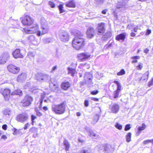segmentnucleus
Returning a JSON list of instances; mask_svg holds the SVG:
<instances>
[{
	"instance_id": "nucleus-1",
	"label": "nucleus",
	"mask_w": 153,
	"mask_h": 153,
	"mask_svg": "<svg viewBox=\"0 0 153 153\" xmlns=\"http://www.w3.org/2000/svg\"><path fill=\"white\" fill-rule=\"evenodd\" d=\"M85 39L82 35L76 36L72 41V46L75 50H79L82 48L86 45Z\"/></svg>"
},
{
	"instance_id": "nucleus-2",
	"label": "nucleus",
	"mask_w": 153,
	"mask_h": 153,
	"mask_svg": "<svg viewBox=\"0 0 153 153\" xmlns=\"http://www.w3.org/2000/svg\"><path fill=\"white\" fill-rule=\"evenodd\" d=\"M66 106V102L64 101L60 103L53 105L52 106V110L57 114H62L65 112Z\"/></svg>"
},
{
	"instance_id": "nucleus-3",
	"label": "nucleus",
	"mask_w": 153,
	"mask_h": 153,
	"mask_svg": "<svg viewBox=\"0 0 153 153\" xmlns=\"http://www.w3.org/2000/svg\"><path fill=\"white\" fill-rule=\"evenodd\" d=\"M21 22L22 24L26 26H30L34 23L33 19L30 15L25 14L20 18Z\"/></svg>"
},
{
	"instance_id": "nucleus-4",
	"label": "nucleus",
	"mask_w": 153,
	"mask_h": 153,
	"mask_svg": "<svg viewBox=\"0 0 153 153\" xmlns=\"http://www.w3.org/2000/svg\"><path fill=\"white\" fill-rule=\"evenodd\" d=\"M33 100V97L27 95L24 97L20 102V104L23 107H27L30 105Z\"/></svg>"
},
{
	"instance_id": "nucleus-5",
	"label": "nucleus",
	"mask_w": 153,
	"mask_h": 153,
	"mask_svg": "<svg viewBox=\"0 0 153 153\" xmlns=\"http://www.w3.org/2000/svg\"><path fill=\"white\" fill-rule=\"evenodd\" d=\"M7 68V70L10 73L14 74L19 73L20 70V68L19 67L12 64L8 65Z\"/></svg>"
},
{
	"instance_id": "nucleus-6",
	"label": "nucleus",
	"mask_w": 153,
	"mask_h": 153,
	"mask_svg": "<svg viewBox=\"0 0 153 153\" xmlns=\"http://www.w3.org/2000/svg\"><path fill=\"white\" fill-rule=\"evenodd\" d=\"M59 36L60 40L64 42H68L70 39L69 33L65 30H62L60 32Z\"/></svg>"
},
{
	"instance_id": "nucleus-7",
	"label": "nucleus",
	"mask_w": 153,
	"mask_h": 153,
	"mask_svg": "<svg viewBox=\"0 0 153 153\" xmlns=\"http://www.w3.org/2000/svg\"><path fill=\"white\" fill-rule=\"evenodd\" d=\"M29 118V115L26 112H23L17 115L16 120L18 122L24 123Z\"/></svg>"
},
{
	"instance_id": "nucleus-8",
	"label": "nucleus",
	"mask_w": 153,
	"mask_h": 153,
	"mask_svg": "<svg viewBox=\"0 0 153 153\" xmlns=\"http://www.w3.org/2000/svg\"><path fill=\"white\" fill-rule=\"evenodd\" d=\"M10 55L8 52H4L0 55V64L4 65L8 60Z\"/></svg>"
},
{
	"instance_id": "nucleus-9",
	"label": "nucleus",
	"mask_w": 153,
	"mask_h": 153,
	"mask_svg": "<svg viewBox=\"0 0 153 153\" xmlns=\"http://www.w3.org/2000/svg\"><path fill=\"white\" fill-rule=\"evenodd\" d=\"M1 93L6 100H9L10 97V96L12 95L11 90L8 88L2 89Z\"/></svg>"
},
{
	"instance_id": "nucleus-10",
	"label": "nucleus",
	"mask_w": 153,
	"mask_h": 153,
	"mask_svg": "<svg viewBox=\"0 0 153 153\" xmlns=\"http://www.w3.org/2000/svg\"><path fill=\"white\" fill-rule=\"evenodd\" d=\"M105 24L104 22H102L99 23L96 29L99 35L103 34L105 31Z\"/></svg>"
},
{
	"instance_id": "nucleus-11",
	"label": "nucleus",
	"mask_w": 153,
	"mask_h": 153,
	"mask_svg": "<svg viewBox=\"0 0 153 153\" xmlns=\"http://www.w3.org/2000/svg\"><path fill=\"white\" fill-rule=\"evenodd\" d=\"M114 82L117 85V89L114 91L113 94V97L115 99L118 97L119 93L122 89V87L121 84L118 81L114 80Z\"/></svg>"
},
{
	"instance_id": "nucleus-12",
	"label": "nucleus",
	"mask_w": 153,
	"mask_h": 153,
	"mask_svg": "<svg viewBox=\"0 0 153 153\" xmlns=\"http://www.w3.org/2000/svg\"><path fill=\"white\" fill-rule=\"evenodd\" d=\"M12 55L15 59H22L24 57L23 54L19 48H16L12 52Z\"/></svg>"
},
{
	"instance_id": "nucleus-13",
	"label": "nucleus",
	"mask_w": 153,
	"mask_h": 153,
	"mask_svg": "<svg viewBox=\"0 0 153 153\" xmlns=\"http://www.w3.org/2000/svg\"><path fill=\"white\" fill-rule=\"evenodd\" d=\"M91 56V54L88 53H82L79 54L77 57L80 61L82 62L85 60L89 58Z\"/></svg>"
},
{
	"instance_id": "nucleus-14",
	"label": "nucleus",
	"mask_w": 153,
	"mask_h": 153,
	"mask_svg": "<svg viewBox=\"0 0 153 153\" xmlns=\"http://www.w3.org/2000/svg\"><path fill=\"white\" fill-rule=\"evenodd\" d=\"M41 31L39 30L37 33V36H40L41 35L45 34L48 32V28L47 26L44 25H42L41 26Z\"/></svg>"
},
{
	"instance_id": "nucleus-15",
	"label": "nucleus",
	"mask_w": 153,
	"mask_h": 153,
	"mask_svg": "<svg viewBox=\"0 0 153 153\" xmlns=\"http://www.w3.org/2000/svg\"><path fill=\"white\" fill-rule=\"evenodd\" d=\"M71 84L69 81H65L62 82L60 87L62 89L67 91L71 87Z\"/></svg>"
},
{
	"instance_id": "nucleus-16",
	"label": "nucleus",
	"mask_w": 153,
	"mask_h": 153,
	"mask_svg": "<svg viewBox=\"0 0 153 153\" xmlns=\"http://www.w3.org/2000/svg\"><path fill=\"white\" fill-rule=\"evenodd\" d=\"M95 30L92 27H89L87 30L86 35L88 38H91L94 36Z\"/></svg>"
},
{
	"instance_id": "nucleus-17",
	"label": "nucleus",
	"mask_w": 153,
	"mask_h": 153,
	"mask_svg": "<svg viewBox=\"0 0 153 153\" xmlns=\"http://www.w3.org/2000/svg\"><path fill=\"white\" fill-rule=\"evenodd\" d=\"M126 36L125 33H120L117 35L115 38L116 40L118 41L121 40L122 42H123L126 38Z\"/></svg>"
},
{
	"instance_id": "nucleus-18",
	"label": "nucleus",
	"mask_w": 153,
	"mask_h": 153,
	"mask_svg": "<svg viewBox=\"0 0 153 153\" xmlns=\"http://www.w3.org/2000/svg\"><path fill=\"white\" fill-rule=\"evenodd\" d=\"M37 77L39 80H45L48 78V75L42 73H38Z\"/></svg>"
},
{
	"instance_id": "nucleus-19",
	"label": "nucleus",
	"mask_w": 153,
	"mask_h": 153,
	"mask_svg": "<svg viewBox=\"0 0 153 153\" xmlns=\"http://www.w3.org/2000/svg\"><path fill=\"white\" fill-rule=\"evenodd\" d=\"M110 109L111 110V111L112 113H116L119 110V105L118 104H115L111 107Z\"/></svg>"
},
{
	"instance_id": "nucleus-20",
	"label": "nucleus",
	"mask_w": 153,
	"mask_h": 153,
	"mask_svg": "<svg viewBox=\"0 0 153 153\" xmlns=\"http://www.w3.org/2000/svg\"><path fill=\"white\" fill-rule=\"evenodd\" d=\"M66 7L71 8H75L76 7L75 2L74 0H71L66 3Z\"/></svg>"
},
{
	"instance_id": "nucleus-21",
	"label": "nucleus",
	"mask_w": 153,
	"mask_h": 153,
	"mask_svg": "<svg viewBox=\"0 0 153 153\" xmlns=\"http://www.w3.org/2000/svg\"><path fill=\"white\" fill-rule=\"evenodd\" d=\"M68 70V74H71L72 76H74L75 74L77 73L76 69L75 68H73L71 67H68L67 68Z\"/></svg>"
},
{
	"instance_id": "nucleus-22",
	"label": "nucleus",
	"mask_w": 153,
	"mask_h": 153,
	"mask_svg": "<svg viewBox=\"0 0 153 153\" xmlns=\"http://www.w3.org/2000/svg\"><path fill=\"white\" fill-rule=\"evenodd\" d=\"M63 144L65 146V149L66 151H69L70 148V144L67 140H65L63 141Z\"/></svg>"
},
{
	"instance_id": "nucleus-23",
	"label": "nucleus",
	"mask_w": 153,
	"mask_h": 153,
	"mask_svg": "<svg viewBox=\"0 0 153 153\" xmlns=\"http://www.w3.org/2000/svg\"><path fill=\"white\" fill-rule=\"evenodd\" d=\"M39 26L37 24H36L34 26L30 28V29L32 33H36L37 35L38 31H39Z\"/></svg>"
},
{
	"instance_id": "nucleus-24",
	"label": "nucleus",
	"mask_w": 153,
	"mask_h": 153,
	"mask_svg": "<svg viewBox=\"0 0 153 153\" xmlns=\"http://www.w3.org/2000/svg\"><path fill=\"white\" fill-rule=\"evenodd\" d=\"M26 77V76L25 74L23 73H22L18 76L16 80L18 82H20L21 80H24Z\"/></svg>"
},
{
	"instance_id": "nucleus-25",
	"label": "nucleus",
	"mask_w": 153,
	"mask_h": 153,
	"mask_svg": "<svg viewBox=\"0 0 153 153\" xmlns=\"http://www.w3.org/2000/svg\"><path fill=\"white\" fill-rule=\"evenodd\" d=\"M22 91L20 89H16L12 92V95H19L20 96L22 95Z\"/></svg>"
},
{
	"instance_id": "nucleus-26",
	"label": "nucleus",
	"mask_w": 153,
	"mask_h": 153,
	"mask_svg": "<svg viewBox=\"0 0 153 153\" xmlns=\"http://www.w3.org/2000/svg\"><path fill=\"white\" fill-rule=\"evenodd\" d=\"M149 74V71H147L145 72L141 77V79L147 81L148 78Z\"/></svg>"
},
{
	"instance_id": "nucleus-27",
	"label": "nucleus",
	"mask_w": 153,
	"mask_h": 153,
	"mask_svg": "<svg viewBox=\"0 0 153 153\" xmlns=\"http://www.w3.org/2000/svg\"><path fill=\"white\" fill-rule=\"evenodd\" d=\"M63 5V4H61L58 6V7L60 13H64L65 12V10L64 8Z\"/></svg>"
},
{
	"instance_id": "nucleus-28",
	"label": "nucleus",
	"mask_w": 153,
	"mask_h": 153,
	"mask_svg": "<svg viewBox=\"0 0 153 153\" xmlns=\"http://www.w3.org/2000/svg\"><path fill=\"white\" fill-rule=\"evenodd\" d=\"M131 59H133V60L132 61V63H136L137 62V59H140V56H134L131 57Z\"/></svg>"
},
{
	"instance_id": "nucleus-29",
	"label": "nucleus",
	"mask_w": 153,
	"mask_h": 153,
	"mask_svg": "<svg viewBox=\"0 0 153 153\" xmlns=\"http://www.w3.org/2000/svg\"><path fill=\"white\" fill-rule=\"evenodd\" d=\"M36 115V116L34 114H32L31 115V124L33 126L35 123V120L37 118Z\"/></svg>"
},
{
	"instance_id": "nucleus-30",
	"label": "nucleus",
	"mask_w": 153,
	"mask_h": 153,
	"mask_svg": "<svg viewBox=\"0 0 153 153\" xmlns=\"http://www.w3.org/2000/svg\"><path fill=\"white\" fill-rule=\"evenodd\" d=\"M38 128L35 127H32L30 128L29 130V132L31 133H36L37 132Z\"/></svg>"
},
{
	"instance_id": "nucleus-31",
	"label": "nucleus",
	"mask_w": 153,
	"mask_h": 153,
	"mask_svg": "<svg viewBox=\"0 0 153 153\" xmlns=\"http://www.w3.org/2000/svg\"><path fill=\"white\" fill-rule=\"evenodd\" d=\"M131 132L128 133L126 135V141L127 142H129L131 140Z\"/></svg>"
},
{
	"instance_id": "nucleus-32",
	"label": "nucleus",
	"mask_w": 153,
	"mask_h": 153,
	"mask_svg": "<svg viewBox=\"0 0 153 153\" xmlns=\"http://www.w3.org/2000/svg\"><path fill=\"white\" fill-rule=\"evenodd\" d=\"M35 111L36 112V115L37 117H40L43 115L42 113L38 109H35Z\"/></svg>"
},
{
	"instance_id": "nucleus-33",
	"label": "nucleus",
	"mask_w": 153,
	"mask_h": 153,
	"mask_svg": "<svg viewBox=\"0 0 153 153\" xmlns=\"http://www.w3.org/2000/svg\"><path fill=\"white\" fill-rule=\"evenodd\" d=\"M143 67V64L142 63L140 62L138 65L136 67V68L137 70H141Z\"/></svg>"
},
{
	"instance_id": "nucleus-34",
	"label": "nucleus",
	"mask_w": 153,
	"mask_h": 153,
	"mask_svg": "<svg viewBox=\"0 0 153 153\" xmlns=\"http://www.w3.org/2000/svg\"><path fill=\"white\" fill-rule=\"evenodd\" d=\"M125 74L126 71L125 70L123 69H122L119 72L117 73V75L118 76H120L124 75Z\"/></svg>"
},
{
	"instance_id": "nucleus-35",
	"label": "nucleus",
	"mask_w": 153,
	"mask_h": 153,
	"mask_svg": "<svg viewBox=\"0 0 153 153\" xmlns=\"http://www.w3.org/2000/svg\"><path fill=\"white\" fill-rule=\"evenodd\" d=\"M146 125L145 123H143L142 124L141 126H139L138 128V130L139 131H141L144 130L146 128Z\"/></svg>"
},
{
	"instance_id": "nucleus-36",
	"label": "nucleus",
	"mask_w": 153,
	"mask_h": 153,
	"mask_svg": "<svg viewBox=\"0 0 153 153\" xmlns=\"http://www.w3.org/2000/svg\"><path fill=\"white\" fill-rule=\"evenodd\" d=\"M149 143H152L153 144V139L152 140H147L143 142V144L145 145Z\"/></svg>"
},
{
	"instance_id": "nucleus-37",
	"label": "nucleus",
	"mask_w": 153,
	"mask_h": 153,
	"mask_svg": "<svg viewBox=\"0 0 153 153\" xmlns=\"http://www.w3.org/2000/svg\"><path fill=\"white\" fill-rule=\"evenodd\" d=\"M48 4L50 7L52 8H53L55 7V4L54 3L51 1H49L48 2Z\"/></svg>"
},
{
	"instance_id": "nucleus-38",
	"label": "nucleus",
	"mask_w": 153,
	"mask_h": 153,
	"mask_svg": "<svg viewBox=\"0 0 153 153\" xmlns=\"http://www.w3.org/2000/svg\"><path fill=\"white\" fill-rule=\"evenodd\" d=\"M115 126L119 130H121L122 128V126L118 123H116Z\"/></svg>"
},
{
	"instance_id": "nucleus-39",
	"label": "nucleus",
	"mask_w": 153,
	"mask_h": 153,
	"mask_svg": "<svg viewBox=\"0 0 153 153\" xmlns=\"http://www.w3.org/2000/svg\"><path fill=\"white\" fill-rule=\"evenodd\" d=\"M99 116L97 115H96L94 118L93 123H95L97 122L99 119Z\"/></svg>"
},
{
	"instance_id": "nucleus-40",
	"label": "nucleus",
	"mask_w": 153,
	"mask_h": 153,
	"mask_svg": "<svg viewBox=\"0 0 153 153\" xmlns=\"http://www.w3.org/2000/svg\"><path fill=\"white\" fill-rule=\"evenodd\" d=\"M24 31L27 34L32 33L30 28L28 29L26 28H24L23 29Z\"/></svg>"
},
{
	"instance_id": "nucleus-41",
	"label": "nucleus",
	"mask_w": 153,
	"mask_h": 153,
	"mask_svg": "<svg viewBox=\"0 0 153 153\" xmlns=\"http://www.w3.org/2000/svg\"><path fill=\"white\" fill-rule=\"evenodd\" d=\"M10 111L7 109H5L3 111V113L5 115H9Z\"/></svg>"
},
{
	"instance_id": "nucleus-42",
	"label": "nucleus",
	"mask_w": 153,
	"mask_h": 153,
	"mask_svg": "<svg viewBox=\"0 0 153 153\" xmlns=\"http://www.w3.org/2000/svg\"><path fill=\"white\" fill-rule=\"evenodd\" d=\"M46 94L45 93H43L41 94L40 100H44V99L46 97Z\"/></svg>"
},
{
	"instance_id": "nucleus-43",
	"label": "nucleus",
	"mask_w": 153,
	"mask_h": 153,
	"mask_svg": "<svg viewBox=\"0 0 153 153\" xmlns=\"http://www.w3.org/2000/svg\"><path fill=\"white\" fill-rule=\"evenodd\" d=\"M131 126L130 124H128L126 125L124 130L125 131H127L129 130L131 128Z\"/></svg>"
},
{
	"instance_id": "nucleus-44",
	"label": "nucleus",
	"mask_w": 153,
	"mask_h": 153,
	"mask_svg": "<svg viewBox=\"0 0 153 153\" xmlns=\"http://www.w3.org/2000/svg\"><path fill=\"white\" fill-rule=\"evenodd\" d=\"M99 92L98 90H94L91 92V94L92 95H95L97 94Z\"/></svg>"
},
{
	"instance_id": "nucleus-45",
	"label": "nucleus",
	"mask_w": 153,
	"mask_h": 153,
	"mask_svg": "<svg viewBox=\"0 0 153 153\" xmlns=\"http://www.w3.org/2000/svg\"><path fill=\"white\" fill-rule=\"evenodd\" d=\"M30 126V123L28 122L27 123L25 124L23 128L24 129V130H26L29 128Z\"/></svg>"
},
{
	"instance_id": "nucleus-46",
	"label": "nucleus",
	"mask_w": 153,
	"mask_h": 153,
	"mask_svg": "<svg viewBox=\"0 0 153 153\" xmlns=\"http://www.w3.org/2000/svg\"><path fill=\"white\" fill-rule=\"evenodd\" d=\"M84 137H79L78 138V140L79 142L80 143H83L85 141Z\"/></svg>"
},
{
	"instance_id": "nucleus-47",
	"label": "nucleus",
	"mask_w": 153,
	"mask_h": 153,
	"mask_svg": "<svg viewBox=\"0 0 153 153\" xmlns=\"http://www.w3.org/2000/svg\"><path fill=\"white\" fill-rule=\"evenodd\" d=\"M40 100V105L39 106V109H41L43 106L42 103L43 100Z\"/></svg>"
},
{
	"instance_id": "nucleus-48",
	"label": "nucleus",
	"mask_w": 153,
	"mask_h": 153,
	"mask_svg": "<svg viewBox=\"0 0 153 153\" xmlns=\"http://www.w3.org/2000/svg\"><path fill=\"white\" fill-rule=\"evenodd\" d=\"M84 105L85 107H87L89 105V102L88 100H85L84 102Z\"/></svg>"
},
{
	"instance_id": "nucleus-49",
	"label": "nucleus",
	"mask_w": 153,
	"mask_h": 153,
	"mask_svg": "<svg viewBox=\"0 0 153 153\" xmlns=\"http://www.w3.org/2000/svg\"><path fill=\"white\" fill-rule=\"evenodd\" d=\"M152 85H153V78L149 82L148 84L149 87H150Z\"/></svg>"
},
{
	"instance_id": "nucleus-50",
	"label": "nucleus",
	"mask_w": 153,
	"mask_h": 153,
	"mask_svg": "<svg viewBox=\"0 0 153 153\" xmlns=\"http://www.w3.org/2000/svg\"><path fill=\"white\" fill-rule=\"evenodd\" d=\"M7 128V125L6 124L3 125L2 126V128L3 129L6 130Z\"/></svg>"
},
{
	"instance_id": "nucleus-51",
	"label": "nucleus",
	"mask_w": 153,
	"mask_h": 153,
	"mask_svg": "<svg viewBox=\"0 0 153 153\" xmlns=\"http://www.w3.org/2000/svg\"><path fill=\"white\" fill-rule=\"evenodd\" d=\"M91 99L92 100L94 101H99V99L96 97H91Z\"/></svg>"
},
{
	"instance_id": "nucleus-52",
	"label": "nucleus",
	"mask_w": 153,
	"mask_h": 153,
	"mask_svg": "<svg viewBox=\"0 0 153 153\" xmlns=\"http://www.w3.org/2000/svg\"><path fill=\"white\" fill-rule=\"evenodd\" d=\"M17 134V130L15 128H14L13 129V135H15Z\"/></svg>"
},
{
	"instance_id": "nucleus-53",
	"label": "nucleus",
	"mask_w": 153,
	"mask_h": 153,
	"mask_svg": "<svg viewBox=\"0 0 153 153\" xmlns=\"http://www.w3.org/2000/svg\"><path fill=\"white\" fill-rule=\"evenodd\" d=\"M151 30L150 29H147V30L146 32V35H148L150 34L151 33Z\"/></svg>"
},
{
	"instance_id": "nucleus-54",
	"label": "nucleus",
	"mask_w": 153,
	"mask_h": 153,
	"mask_svg": "<svg viewBox=\"0 0 153 153\" xmlns=\"http://www.w3.org/2000/svg\"><path fill=\"white\" fill-rule=\"evenodd\" d=\"M123 6V5L121 3H120V4H117V5L116 7L117 9H119L120 8L122 7Z\"/></svg>"
},
{
	"instance_id": "nucleus-55",
	"label": "nucleus",
	"mask_w": 153,
	"mask_h": 153,
	"mask_svg": "<svg viewBox=\"0 0 153 153\" xmlns=\"http://www.w3.org/2000/svg\"><path fill=\"white\" fill-rule=\"evenodd\" d=\"M96 2L103 3L105 1V0H95Z\"/></svg>"
},
{
	"instance_id": "nucleus-56",
	"label": "nucleus",
	"mask_w": 153,
	"mask_h": 153,
	"mask_svg": "<svg viewBox=\"0 0 153 153\" xmlns=\"http://www.w3.org/2000/svg\"><path fill=\"white\" fill-rule=\"evenodd\" d=\"M108 11V10L107 9H105L103 10L101 13L102 14H105Z\"/></svg>"
},
{
	"instance_id": "nucleus-57",
	"label": "nucleus",
	"mask_w": 153,
	"mask_h": 153,
	"mask_svg": "<svg viewBox=\"0 0 153 153\" xmlns=\"http://www.w3.org/2000/svg\"><path fill=\"white\" fill-rule=\"evenodd\" d=\"M90 136L91 137H96L97 136V134L95 133H94L93 132H92L90 134Z\"/></svg>"
},
{
	"instance_id": "nucleus-58",
	"label": "nucleus",
	"mask_w": 153,
	"mask_h": 153,
	"mask_svg": "<svg viewBox=\"0 0 153 153\" xmlns=\"http://www.w3.org/2000/svg\"><path fill=\"white\" fill-rule=\"evenodd\" d=\"M131 36L133 37H135L136 36V34L133 32H132L130 33Z\"/></svg>"
},
{
	"instance_id": "nucleus-59",
	"label": "nucleus",
	"mask_w": 153,
	"mask_h": 153,
	"mask_svg": "<svg viewBox=\"0 0 153 153\" xmlns=\"http://www.w3.org/2000/svg\"><path fill=\"white\" fill-rule=\"evenodd\" d=\"M149 49L147 48H146L145 49L144 51V53L147 54L149 52Z\"/></svg>"
},
{
	"instance_id": "nucleus-60",
	"label": "nucleus",
	"mask_w": 153,
	"mask_h": 153,
	"mask_svg": "<svg viewBox=\"0 0 153 153\" xmlns=\"http://www.w3.org/2000/svg\"><path fill=\"white\" fill-rule=\"evenodd\" d=\"M42 108L45 111H47L48 110V108L47 106H44Z\"/></svg>"
},
{
	"instance_id": "nucleus-61",
	"label": "nucleus",
	"mask_w": 153,
	"mask_h": 153,
	"mask_svg": "<svg viewBox=\"0 0 153 153\" xmlns=\"http://www.w3.org/2000/svg\"><path fill=\"white\" fill-rule=\"evenodd\" d=\"M1 138L5 140L7 138V137L5 135H3L1 137Z\"/></svg>"
},
{
	"instance_id": "nucleus-62",
	"label": "nucleus",
	"mask_w": 153,
	"mask_h": 153,
	"mask_svg": "<svg viewBox=\"0 0 153 153\" xmlns=\"http://www.w3.org/2000/svg\"><path fill=\"white\" fill-rule=\"evenodd\" d=\"M108 146L106 145L105 146H104V151H106L108 150Z\"/></svg>"
},
{
	"instance_id": "nucleus-63",
	"label": "nucleus",
	"mask_w": 153,
	"mask_h": 153,
	"mask_svg": "<svg viewBox=\"0 0 153 153\" xmlns=\"http://www.w3.org/2000/svg\"><path fill=\"white\" fill-rule=\"evenodd\" d=\"M80 153H89L87 150H82Z\"/></svg>"
},
{
	"instance_id": "nucleus-64",
	"label": "nucleus",
	"mask_w": 153,
	"mask_h": 153,
	"mask_svg": "<svg viewBox=\"0 0 153 153\" xmlns=\"http://www.w3.org/2000/svg\"><path fill=\"white\" fill-rule=\"evenodd\" d=\"M57 68V66H55L54 67H53L51 71L53 72V71H54L55 70H56Z\"/></svg>"
}]
</instances>
